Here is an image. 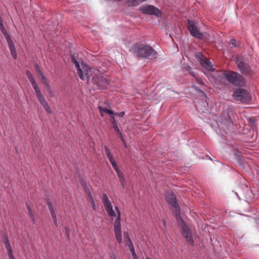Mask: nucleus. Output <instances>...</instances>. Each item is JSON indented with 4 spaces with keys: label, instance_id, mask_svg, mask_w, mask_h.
I'll return each instance as SVG.
<instances>
[{
    "label": "nucleus",
    "instance_id": "obj_31",
    "mask_svg": "<svg viewBox=\"0 0 259 259\" xmlns=\"http://www.w3.org/2000/svg\"><path fill=\"white\" fill-rule=\"evenodd\" d=\"M10 51H11V55L12 56L13 58L14 59H16L17 58V56L16 49H15V50L12 49V50H10Z\"/></svg>",
    "mask_w": 259,
    "mask_h": 259
},
{
    "label": "nucleus",
    "instance_id": "obj_33",
    "mask_svg": "<svg viewBox=\"0 0 259 259\" xmlns=\"http://www.w3.org/2000/svg\"><path fill=\"white\" fill-rule=\"evenodd\" d=\"M110 259H117L116 255L114 253L110 254Z\"/></svg>",
    "mask_w": 259,
    "mask_h": 259
},
{
    "label": "nucleus",
    "instance_id": "obj_38",
    "mask_svg": "<svg viewBox=\"0 0 259 259\" xmlns=\"http://www.w3.org/2000/svg\"><path fill=\"white\" fill-rule=\"evenodd\" d=\"M40 104L43 106L44 105H47L48 103H47V101L45 100V101H44L43 102H40Z\"/></svg>",
    "mask_w": 259,
    "mask_h": 259
},
{
    "label": "nucleus",
    "instance_id": "obj_19",
    "mask_svg": "<svg viewBox=\"0 0 259 259\" xmlns=\"http://www.w3.org/2000/svg\"><path fill=\"white\" fill-rule=\"evenodd\" d=\"M124 236L125 238H126L127 239H128V242L129 243V244H127V245L130 246V249L131 250V251L132 252V255L133 256H136L137 255L136 252H135V249H134V247L133 245V243L131 241V240H130V238H129V236H128V234L127 233H124Z\"/></svg>",
    "mask_w": 259,
    "mask_h": 259
},
{
    "label": "nucleus",
    "instance_id": "obj_14",
    "mask_svg": "<svg viewBox=\"0 0 259 259\" xmlns=\"http://www.w3.org/2000/svg\"><path fill=\"white\" fill-rule=\"evenodd\" d=\"M83 190L84 191V192L87 195L88 197V200L90 204L91 205V207L95 210L96 209L95 208V204L93 199V198L92 196L91 192V186H88L87 184H84L83 185Z\"/></svg>",
    "mask_w": 259,
    "mask_h": 259
},
{
    "label": "nucleus",
    "instance_id": "obj_20",
    "mask_svg": "<svg viewBox=\"0 0 259 259\" xmlns=\"http://www.w3.org/2000/svg\"><path fill=\"white\" fill-rule=\"evenodd\" d=\"M146 0H126V3L128 7L137 6Z\"/></svg>",
    "mask_w": 259,
    "mask_h": 259
},
{
    "label": "nucleus",
    "instance_id": "obj_27",
    "mask_svg": "<svg viewBox=\"0 0 259 259\" xmlns=\"http://www.w3.org/2000/svg\"><path fill=\"white\" fill-rule=\"evenodd\" d=\"M184 68L186 71H188L192 76L195 77L194 73L192 71V69L189 66L186 65L184 67Z\"/></svg>",
    "mask_w": 259,
    "mask_h": 259
},
{
    "label": "nucleus",
    "instance_id": "obj_36",
    "mask_svg": "<svg viewBox=\"0 0 259 259\" xmlns=\"http://www.w3.org/2000/svg\"><path fill=\"white\" fill-rule=\"evenodd\" d=\"M255 120H256V119H254V118H251L250 119V122L254 126H255Z\"/></svg>",
    "mask_w": 259,
    "mask_h": 259
},
{
    "label": "nucleus",
    "instance_id": "obj_8",
    "mask_svg": "<svg viewBox=\"0 0 259 259\" xmlns=\"http://www.w3.org/2000/svg\"><path fill=\"white\" fill-rule=\"evenodd\" d=\"M140 10L145 14L153 15L157 17L161 16L160 10L152 5L143 6L140 8Z\"/></svg>",
    "mask_w": 259,
    "mask_h": 259
},
{
    "label": "nucleus",
    "instance_id": "obj_43",
    "mask_svg": "<svg viewBox=\"0 0 259 259\" xmlns=\"http://www.w3.org/2000/svg\"><path fill=\"white\" fill-rule=\"evenodd\" d=\"M133 259H139L138 256L137 255L133 256Z\"/></svg>",
    "mask_w": 259,
    "mask_h": 259
},
{
    "label": "nucleus",
    "instance_id": "obj_34",
    "mask_svg": "<svg viewBox=\"0 0 259 259\" xmlns=\"http://www.w3.org/2000/svg\"><path fill=\"white\" fill-rule=\"evenodd\" d=\"M196 80L197 81V82L199 83V84H204V83L200 79L196 77Z\"/></svg>",
    "mask_w": 259,
    "mask_h": 259
},
{
    "label": "nucleus",
    "instance_id": "obj_39",
    "mask_svg": "<svg viewBox=\"0 0 259 259\" xmlns=\"http://www.w3.org/2000/svg\"><path fill=\"white\" fill-rule=\"evenodd\" d=\"M47 90H48V92L49 93V94L51 95V96L52 97H53V96H54L53 95V91H52V90L51 89V88L50 87V90L49 91L48 89H47Z\"/></svg>",
    "mask_w": 259,
    "mask_h": 259
},
{
    "label": "nucleus",
    "instance_id": "obj_28",
    "mask_svg": "<svg viewBox=\"0 0 259 259\" xmlns=\"http://www.w3.org/2000/svg\"><path fill=\"white\" fill-rule=\"evenodd\" d=\"M43 107L44 108V109H45V110L46 111V112L47 113H48L49 114L52 113V110H51V108L50 107L48 104L47 105L43 106Z\"/></svg>",
    "mask_w": 259,
    "mask_h": 259
},
{
    "label": "nucleus",
    "instance_id": "obj_7",
    "mask_svg": "<svg viewBox=\"0 0 259 259\" xmlns=\"http://www.w3.org/2000/svg\"><path fill=\"white\" fill-rule=\"evenodd\" d=\"M234 97L242 103H246L251 100V96L244 89H238L233 94Z\"/></svg>",
    "mask_w": 259,
    "mask_h": 259
},
{
    "label": "nucleus",
    "instance_id": "obj_6",
    "mask_svg": "<svg viewBox=\"0 0 259 259\" xmlns=\"http://www.w3.org/2000/svg\"><path fill=\"white\" fill-rule=\"evenodd\" d=\"M115 209L117 212V217L114 223V229L115 237L117 242L119 243L122 242V236H121V226L120 223V212L118 207H115Z\"/></svg>",
    "mask_w": 259,
    "mask_h": 259
},
{
    "label": "nucleus",
    "instance_id": "obj_13",
    "mask_svg": "<svg viewBox=\"0 0 259 259\" xmlns=\"http://www.w3.org/2000/svg\"><path fill=\"white\" fill-rule=\"evenodd\" d=\"M35 69L36 73L40 76L41 81L46 86L47 89L50 90V85L48 79L44 76L43 72L41 70L38 64L35 65Z\"/></svg>",
    "mask_w": 259,
    "mask_h": 259
},
{
    "label": "nucleus",
    "instance_id": "obj_3",
    "mask_svg": "<svg viewBox=\"0 0 259 259\" xmlns=\"http://www.w3.org/2000/svg\"><path fill=\"white\" fill-rule=\"evenodd\" d=\"M131 51L141 58L153 59L156 58V52L150 46L143 44H134Z\"/></svg>",
    "mask_w": 259,
    "mask_h": 259
},
{
    "label": "nucleus",
    "instance_id": "obj_23",
    "mask_svg": "<svg viewBox=\"0 0 259 259\" xmlns=\"http://www.w3.org/2000/svg\"><path fill=\"white\" fill-rule=\"evenodd\" d=\"M27 207L28 210V213L29 215L30 216V218L33 224H35V220L34 218V215L33 214L32 211L30 207V206L28 205H27Z\"/></svg>",
    "mask_w": 259,
    "mask_h": 259
},
{
    "label": "nucleus",
    "instance_id": "obj_5",
    "mask_svg": "<svg viewBox=\"0 0 259 259\" xmlns=\"http://www.w3.org/2000/svg\"><path fill=\"white\" fill-rule=\"evenodd\" d=\"M26 74L28 78L29 81L31 82L32 86L33 89L35 91L36 96L38 99L39 103L43 102L46 100V99L44 96L41 93L40 90H39L37 83L36 82L34 78L33 77L32 74L29 70H27L26 71Z\"/></svg>",
    "mask_w": 259,
    "mask_h": 259
},
{
    "label": "nucleus",
    "instance_id": "obj_2",
    "mask_svg": "<svg viewBox=\"0 0 259 259\" xmlns=\"http://www.w3.org/2000/svg\"><path fill=\"white\" fill-rule=\"evenodd\" d=\"M166 201L171 206V208L175 212L177 219L182 227V234L186 241L190 245H194V240L189 227L182 220L180 215V207L176 201V198L173 194H168L166 197Z\"/></svg>",
    "mask_w": 259,
    "mask_h": 259
},
{
    "label": "nucleus",
    "instance_id": "obj_32",
    "mask_svg": "<svg viewBox=\"0 0 259 259\" xmlns=\"http://www.w3.org/2000/svg\"><path fill=\"white\" fill-rule=\"evenodd\" d=\"M4 36H5L6 39L7 40V42L12 40L10 36L9 35V34L8 33L5 34Z\"/></svg>",
    "mask_w": 259,
    "mask_h": 259
},
{
    "label": "nucleus",
    "instance_id": "obj_1",
    "mask_svg": "<svg viewBox=\"0 0 259 259\" xmlns=\"http://www.w3.org/2000/svg\"><path fill=\"white\" fill-rule=\"evenodd\" d=\"M82 80H85L88 84L92 83L99 89H106L109 84V81L100 70L90 68L82 62Z\"/></svg>",
    "mask_w": 259,
    "mask_h": 259
},
{
    "label": "nucleus",
    "instance_id": "obj_40",
    "mask_svg": "<svg viewBox=\"0 0 259 259\" xmlns=\"http://www.w3.org/2000/svg\"><path fill=\"white\" fill-rule=\"evenodd\" d=\"M65 229L66 233V234L67 235V237H68V238H69V230H68V229L67 227H65Z\"/></svg>",
    "mask_w": 259,
    "mask_h": 259
},
{
    "label": "nucleus",
    "instance_id": "obj_18",
    "mask_svg": "<svg viewBox=\"0 0 259 259\" xmlns=\"http://www.w3.org/2000/svg\"><path fill=\"white\" fill-rule=\"evenodd\" d=\"M71 61H72V62L74 64V65L75 66V67L77 70V74H78V77L80 78H81V68L80 67L79 62L77 61V60L74 55L71 56Z\"/></svg>",
    "mask_w": 259,
    "mask_h": 259
},
{
    "label": "nucleus",
    "instance_id": "obj_12",
    "mask_svg": "<svg viewBox=\"0 0 259 259\" xmlns=\"http://www.w3.org/2000/svg\"><path fill=\"white\" fill-rule=\"evenodd\" d=\"M238 67L241 72L246 75L251 76L253 75V71L250 66L242 61H238L237 63Z\"/></svg>",
    "mask_w": 259,
    "mask_h": 259
},
{
    "label": "nucleus",
    "instance_id": "obj_9",
    "mask_svg": "<svg viewBox=\"0 0 259 259\" xmlns=\"http://www.w3.org/2000/svg\"><path fill=\"white\" fill-rule=\"evenodd\" d=\"M102 201L108 215L110 217H115L116 214L113 209V206L106 194L102 195Z\"/></svg>",
    "mask_w": 259,
    "mask_h": 259
},
{
    "label": "nucleus",
    "instance_id": "obj_21",
    "mask_svg": "<svg viewBox=\"0 0 259 259\" xmlns=\"http://www.w3.org/2000/svg\"><path fill=\"white\" fill-rule=\"evenodd\" d=\"M117 175L118 176V177L119 178V180L121 183V184L123 187L124 186V183L125 181L124 174L120 171V170H117L116 171Z\"/></svg>",
    "mask_w": 259,
    "mask_h": 259
},
{
    "label": "nucleus",
    "instance_id": "obj_26",
    "mask_svg": "<svg viewBox=\"0 0 259 259\" xmlns=\"http://www.w3.org/2000/svg\"><path fill=\"white\" fill-rule=\"evenodd\" d=\"M110 162L111 163V164H112V166L113 167V168H114L115 171H116L117 170H119V169L118 168V166L117 165V163H116L115 160L114 159H111V160H110Z\"/></svg>",
    "mask_w": 259,
    "mask_h": 259
},
{
    "label": "nucleus",
    "instance_id": "obj_29",
    "mask_svg": "<svg viewBox=\"0 0 259 259\" xmlns=\"http://www.w3.org/2000/svg\"><path fill=\"white\" fill-rule=\"evenodd\" d=\"M7 43L8 44L10 50H12V49L13 50H15V49L14 44V43H13L12 40L7 42Z\"/></svg>",
    "mask_w": 259,
    "mask_h": 259
},
{
    "label": "nucleus",
    "instance_id": "obj_35",
    "mask_svg": "<svg viewBox=\"0 0 259 259\" xmlns=\"http://www.w3.org/2000/svg\"><path fill=\"white\" fill-rule=\"evenodd\" d=\"M124 112H121L118 113H116V114L119 117H122L124 115Z\"/></svg>",
    "mask_w": 259,
    "mask_h": 259
},
{
    "label": "nucleus",
    "instance_id": "obj_42",
    "mask_svg": "<svg viewBox=\"0 0 259 259\" xmlns=\"http://www.w3.org/2000/svg\"><path fill=\"white\" fill-rule=\"evenodd\" d=\"M122 141V142H123V143L124 146H125V147H126V143H125V142L124 140L123 139V141Z\"/></svg>",
    "mask_w": 259,
    "mask_h": 259
},
{
    "label": "nucleus",
    "instance_id": "obj_37",
    "mask_svg": "<svg viewBox=\"0 0 259 259\" xmlns=\"http://www.w3.org/2000/svg\"><path fill=\"white\" fill-rule=\"evenodd\" d=\"M0 29H1V31L6 30L5 28H4L3 24H0Z\"/></svg>",
    "mask_w": 259,
    "mask_h": 259
},
{
    "label": "nucleus",
    "instance_id": "obj_44",
    "mask_svg": "<svg viewBox=\"0 0 259 259\" xmlns=\"http://www.w3.org/2000/svg\"><path fill=\"white\" fill-rule=\"evenodd\" d=\"M227 118L229 119V115H228V114H227Z\"/></svg>",
    "mask_w": 259,
    "mask_h": 259
},
{
    "label": "nucleus",
    "instance_id": "obj_25",
    "mask_svg": "<svg viewBox=\"0 0 259 259\" xmlns=\"http://www.w3.org/2000/svg\"><path fill=\"white\" fill-rule=\"evenodd\" d=\"M104 149H105V154H106L107 157L108 158L109 161L111 160V159H114L112 154H111L110 151L108 149V148L105 146L104 147Z\"/></svg>",
    "mask_w": 259,
    "mask_h": 259
},
{
    "label": "nucleus",
    "instance_id": "obj_10",
    "mask_svg": "<svg viewBox=\"0 0 259 259\" xmlns=\"http://www.w3.org/2000/svg\"><path fill=\"white\" fill-rule=\"evenodd\" d=\"M188 23V29L192 35L197 38H202L203 37V34L199 31L198 28L195 25L194 22L192 20H189Z\"/></svg>",
    "mask_w": 259,
    "mask_h": 259
},
{
    "label": "nucleus",
    "instance_id": "obj_16",
    "mask_svg": "<svg viewBox=\"0 0 259 259\" xmlns=\"http://www.w3.org/2000/svg\"><path fill=\"white\" fill-rule=\"evenodd\" d=\"M5 247L8 251V256L9 257V259H15V257L12 253V249L9 241L8 238H6L5 241Z\"/></svg>",
    "mask_w": 259,
    "mask_h": 259
},
{
    "label": "nucleus",
    "instance_id": "obj_15",
    "mask_svg": "<svg viewBox=\"0 0 259 259\" xmlns=\"http://www.w3.org/2000/svg\"><path fill=\"white\" fill-rule=\"evenodd\" d=\"M48 205L49 210L51 212V215L53 218V220L54 223V224L56 227H58L59 224L58 223V222L57 221L56 211L54 208L53 205L52 204V203H51L50 202H48Z\"/></svg>",
    "mask_w": 259,
    "mask_h": 259
},
{
    "label": "nucleus",
    "instance_id": "obj_22",
    "mask_svg": "<svg viewBox=\"0 0 259 259\" xmlns=\"http://www.w3.org/2000/svg\"><path fill=\"white\" fill-rule=\"evenodd\" d=\"M99 109L102 116H103V113H106L109 115L114 114V112L112 110L107 108H103L101 106L99 107Z\"/></svg>",
    "mask_w": 259,
    "mask_h": 259
},
{
    "label": "nucleus",
    "instance_id": "obj_17",
    "mask_svg": "<svg viewBox=\"0 0 259 259\" xmlns=\"http://www.w3.org/2000/svg\"><path fill=\"white\" fill-rule=\"evenodd\" d=\"M111 120H112V122L113 123V127L114 130L116 131V132L117 133V134L119 136L121 140L122 141H123V137L121 131H120L119 128H118L117 123H116V121L113 116L112 117Z\"/></svg>",
    "mask_w": 259,
    "mask_h": 259
},
{
    "label": "nucleus",
    "instance_id": "obj_30",
    "mask_svg": "<svg viewBox=\"0 0 259 259\" xmlns=\"http://www.w3.org/2000/svg\"><path fill=\"white\" fill-rule=\"evenodd\" d=\"M230 44L232 45V47H237V40L235 39H231L230 40Z\"/></svg>",
    "mask_w": 259,
    "mask_h": 259
},
{
    "label": "nucleus",
    "instance_id": "obj_24",
    "mask_svg": "<svg viewBox=\"0 0 259 259\" xmlns=\"http://www.w3.org/2000/svg\"><path fill=\"white\" fill-rule=\"evenodd\" d=\"M104 149H105V154H106L107 157L108 158L109 161L111 160V159H114L112 154H111L110 151L108 149V148L105 146L104 147Z\"/></svg>",
    "mask_w": 259,
    "mask_h": 259
},
{
    "label": "nucleus",
    "instance_id": "obj_45",
    "mask_svg": "<svg viewBox=\"0 0 259 259\" xmlns=\"http://www.w3.org/2000/svg\"><path fill=\"white\" fill-rule=\"evenodd\" d=\"M146 259H151V258L150 257H146Z\"/></svg>",
    "mask_w": 259,
    "mask_h": 259
},
{
    "label": "nucleus",
    "instance_id": "obj_41",
    "mask_svg": "<svg viewBox=\"0 0 259 259\" xmlns=\"http://www.w3.org/2000/svg\"><path fill=\"white\" fill-rule=\"evenodd\" d=\"M2 32L3 33V34H4V35L7 33H8L7 31L6 30H5L4 31H2Z\"/></svg>",
    "mask_w": 259,
    "mask_h": 259
},
{
    "label": "nucleus",
    "instance_id": "obj_11",
    "mask_svg": "<svg viewBox=\"0 0 259 259\" xmlns=\"http://www.w3.org/2000/svg\"><path fill=\"white\" fill-rule=\"evenodd\" d=\"M197 58L199 60L201 66L208 70H212L213 67L209 60L203 56L201 53H198L196 55Z\"/></svg>",
    "mask_w": 259,
    "mask_h": 259
},
{
    "label": "nucleus",
    "instance_id": "obj_4",
    "mask_svg": "<svg viewBox=\"0 0 259 259\" xmlns=\"http://www.w3.org/2000/svg\"><path fill=\"white\" fill-rule=\"evenodd\" d=\"M223 77L235 86L242 87L245 84L244 78L237 72L228 71L223 73Z\"/></svg>",
    "mask_w": 259,
    "mask_h": 259
}]
</instances>
